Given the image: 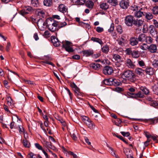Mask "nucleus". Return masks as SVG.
<instances>
[{"label":"nucleus","mask_w":158,"mask_h":158,"mask_svg":"<svg viewBox=\"0 0 158 158\" xmlns=\"http://www.w3.org/2000/svg\"><path fill=\"white\" fill-rule=\"evenodd\" d=\"M47 26L49 30L52 32H54L58 30L57 27L58 22L52 18H48L46 20Z\"/></svg>","instance_id":"nucleus-1"},{"label":"nucleus","mask_w":158,"mask_h":158,"mask_svg":"<svg viewBox=\"0 0 158 158\" xmlns=\"http://www.w3.org/2000/svg\"><path fill=\"white\" fill-rule=\"evenodd\" d=\"M122 77H125L130 81L133 82L135 80V75L132 71L127 70L123 72Z\"/></svg>","instance_id":"nucleus-2"},{"label":"nucleus","mask_w":158,"mask_h":158,"mask_svg":"<svg viewBox=\"0 0 158 158\" xmlns=\"http://www.w3.org/2000/svg\"><path fill=\"white\" fill-rule=\"evenodd\" d=\"M62 43V47L64 48L67 52H71L74 51L73 48L70 47L72 43L70 41H66L65 42L63 41Z\"/></svg>","instance_id":"nucleus-3"},{"label":"nucleus","mask_w":158,"mask_h":158,"mask_svg":"<svg viewBox=\"0 0 158 158\" xmlns=\"http://www.w3.org/2000/svg\"><path fill=\"white\" fill-rule=\"evenodd\" d=\"M134 17L131 15L126 16L125 19V24L129 27L132 26L134 21Z\"/></svg>","instance_id":"nucleus-4"},{"label":"nucleus","mask_w":158,"mask_h":158,"mask_svg":"<svg viewBox=\"0 0 158 158\" xmlns=\"http://www.w3.org/2000/svg\"><path fill=\"white\" fill-rule=\"evenodd\" d=\"M103 71L105 75H109L113 73V70L111 67L106 66L104 68Z\"/></svg>","instance_id":"nucleus-5"},{"label":"nucleus","mask_w":158,"mask_h":158,"mask_svg":"<svg viewBox=\"0 0 158 158\" xmlns=\"http://www.w3.org/2000/svg\"><path fill=\"white\" fill-rule=\"evenodd\" d=\"M148 30L152 36L155 37L156 36L157 31L156 30L153 25H150L149 27Z\"/></svg>","instance_id":"nucleus-6"},{"label":"nucleus","mask_w":158,"mask_h":158,"mask_svg":"<svg viewBox=\"0 0 158 158\" xmlns=\"http://www.w3.org/2000/svg\"><path fill=\"white\" fill-rule=\"evenodd\" d=\"M139 41L137 38L132 37L129 39V44L132 46H136L138 44Z\"/></svg>","instance_id":"nucleus-7"},{"label":"nucleus","mask_w":158,"mask_h":158,"mask_svg":"<svg viewBox=\"0 0 158 158\" xmlns=\"http://www.w3.org/2000/svg\"><path fill=\"white\" fill-rule=\"evenodd\" d=\"M58 10L59 11L63 13L68 12L67 7L64 4H61L59 5L58 6Z\"/></svg>","instance_id":"nucleus-8"},{"label":"nucleus","mask_w":158,"mask_h":158,"mask_svg":"<svg viewBox=\"0 0 158 158\" xmlns=\"http://www.w3.org/2000/svg\"><path fill=\"white\" fill-rule=\"evenodd\" d=\"M148 50L151 53H155L156 52L157 50L156 45L151 44L149 46H148Z\"/></svg>","instance_id":"nucleus-9"},{"label":"nucleus","mask_w":158,"mask_h":158,"mask_svg":"<svg viewBox=\"0 0 158 158\" xmlns=\"http://www.w3.org/2000/svg\"><path fill=\"white\" fill-rule=\"evenodd\" d=\"M121 8L124 9H126L129 6V2L127 1L122 0L119 3Z\"/></svg>","instance_id":"nucleus-10"},{"label":"nucleus","mask_w":158,"mask_h":158,"mask_svg":"<svg viewBox=\"0 0 158 158\" xmlns=\"http://www.w3.org/2000/svg\"><path fill=\"white\" fill-rule=\"evenodd\" d=\"M143 23V21L141 19L134 20L133 24L137 27H139L141 26Z\"/></svg>","instance_id":"nucleus-11"},{"label":"nucleus","mask_w":158,"mask_h":158,"mask_svg":"<svg viewBox=\"0 0 158 158\" xmlns=\"http://www.w3.org/2000/svg\"><path fill=\"white\" fill-rule=\"evenodd\" d=\"M51 41L55 46L58 47L60 46V42L57 38L53 37L51 38Z\"/></svg>","instance_id":"nucleus-12"},{"label":"nucleus","mask_w":158,"mask_h":158,"mask_svg":"<svg viewBox=\"0 0 158 158\" xmlns=\"http://www.w3.org/2000/svg\"><path fill=\"white\" fill-rule=\"evenodd\" d=\"M144 71L142 69L140 68H137L135 70L136 74L141 76L144 75Z\"/></svg>","instance_id":"nucleus-13"},{"label":"nucleus","mask_w":158,"mask_h":158,"mask_svg":"<svg viewBox=\"0 0 158 158\" xmlns=\"http://www.w3.org/2000/svg\"><path fill=\"white\" fill-rule=\"evenodd\" d=\"M146 37V35L145 34L141 33L139 35L137 38L139 41L143 42L145 41Z\"/></svg>","instance_id":"nucleus-14"},{"label":"nucleus","mask_w":158,"mask_h":158,"mask_svg":"<svg viewBox=\"0 0 158 158\" xmlns=\"http://www.w3.org/2000/svg\"><path fill=\"white\" fill-rule=\"evenodd\" d=\"M82 52L84 55V56H89L93 53V50H85L82 51Z\"/></svg>","instance_id":"nucleus-15"},{"label":"nucleus","mask_w":158,"mask_h":158,"mask_svg":"<svg viewBox=\"0 0 158 158\" xmlns=\"http://www.w3.org/2000/svg\"><path fill=\"white\" fill-rule=\"evenodd\" d=\"M145 71L147 74L149 75H152L154 73V71L153 68L151 67H147L145 70Z\"/></svg>","instance_id":"nucleus-16"},{"label":"nucleus","mask_w":158,"mask_h":158,"mask_svg":"<svg viewBox=\"0 0 158 158\" xmlns=\"http://www.w3.org/2000/svg\"><path fill=\"white\" fill-rule=\"evenodd\" d=\"M126 64L129 68H134L135 67V64L130 59H128L126 60Z\"/></svg>","instance_id":"nucleus-17"},{"label":"nucleus","mask_w":158,"mask_h":158,"mask_svg":"<svg viewBox=\"0 0 158 158\" xmlns=\"http://www.w3.org/2000/svg\"><path fill=\"white\" fill-rule=\"evenodd\" d=\"M109 7L108 4L106 2H101L100 4V7L104 10H107Z\"/></svg>","instance_id":"nucleus-18"},{"label":"nucleus","mask_w":158,"mask_h":158,"mask_svg":"<svg viewBox=\"0 0 158 158\" xmlns=\"http://www.w3.org/2000/svg\"><path fill=\"white\" fill-rule=\"evenodd\" d=\"M36 13L37 15L44 18L45 16V13L44 11L41 9H37L36 11Z\"/></svg>","instance_id":"nucleus-19"},{"label":"nucleus","mask_w":158,"mask_h":158,"mask_svg":"<svg viewBox=\"0 0 158 158\" xmlns=\"http://www.w3.org/2000/svg\"><path fill=\"white\" fill-rule=\"evenodd\" d=\"M88 127L90 129H94L95 127V125L94 123L90 119L85 123Z\"/></svg>","instance_id":"nucleus-20"},{"label":"nucleus","mask_w":158,"mask_h":158,"mask_svg":"<svg viewBox=\"0 0 158 158\" xmlns=\"http://www.w3.org/2000/svg\"><path fill=\"white\" fill-rule=\"evenodd\" d=\"M90 65L91 68L95 69H99L100 67V65L97 63L91 64Z\"/></svg>","instance_id":"nucleus-21"},{"label":"nucleus","mask_w":158,"mask_h":158,"mask_svg":"<svg viewBox=\"0 0 158 158\" xmlns=\"http://www.w3.org/2000/svg\"><path fill=\"white\" fill-rule=\"evenodd\" d=\"M44 5L47 6H51L53 4L52 0H44Z\"/></svg>","instance_id":"nucleus-22"},{"label":"nucleus","mask_w":158,"mask_h":158,"mask_svg":"<svg viewBox=\"0 0 158 158\" xmlns=\"http://www.w3.org/2000/svg\"><path fill=\"white\" fill-rule=\"evenodd\" d=\"M106 146L110 150V153L113 156H114L116 158H118V156L116 155L115 153V151L114 149L110 147L108 144H106Z\"/></svg>","instance_id":"nucleus-23"},{"label":"nucleus","mask_w":158,"mask_h":158,"mask_svg":"<svg viewBox=\"0 0 158 158\" xmlns=\"http://www.w3.org/2000/svg\"><path fill=\"white\" fill-rule=\"evenodd\" d=\"M144 97L143 94L141 91H139L137 93H135V95L133 96L134 98H143Z\"/></svg>","instance_id":"nucleus-24"},{"label":"nucleus","mask_w":158,"mask_h":158,"mask_svg":"<svg viewBox=\"0 0 158 158\" xmlns=\"http://www.w3.org/2000/svg\"><path fill=\"white\" fill-rule=\"evenodd\" d=\"M135 16L137 18H140L143 15L144 16V14L143 12L141 11L140 10L136 12L134 14Z\"/></svg>","instance_id":"nucleus-25"},{"label":"nucleus","mask_w":158,"mask_h":158,"mask_svg":"<svg viewBox=\"0 0 158 158\" xmlns=\"http://www.w3.org/2000/svg\"><path fill=\"white\" fill-rule=\"evenodd\" d=\"M117 41L119 45L121 46L124 45L125 41L124 38L121 37V38H118Z\"/></svg>","instance_id":"nucleus-26"},{"label":"nucleus","mask_w":158,"mask_h":158,"mask_svg":"<svg viewBox=\"0 0 158 158\" xmlns=\"http://www.w3.org/2000/svg\"><path fill=\"white\" fill-rule=\"evenodd\" d=\"M148 121L150 122L151 124H155L158 122V118H152L148 119Z\"/></svg>","instance_id":"nucleus-27"},{"label":"nucleus","mask_w":158,"mask_h":158,"mask_svg":"<svg viewBox=\"0 0 158 158\" xmlns=\"http://www.w3.org/2000/svg\"><path fill=\"white\" fill-rule=\"evenodd\" d=\"M86 6L89 8L92 9L94 6V3L91 1H88L85 3Z\"/></svg>","instance_id":"nucleus-28"},{"label":"nucleus","mask_w":158,"mask_h":158,"mask_svg":"<svg viewBox=\"0 0 158 158\" xmlns=\"http://www.w3.org/2000/svg\"><path fill=\"white\" fill-rule=\"evenodd\" d=\"M91 40L94 42H97L101 45H102L103 44L102 40L98 38L93 37L91 38Z\"/></svg>","instance_id":"nucleus-29"},{"label":"nucleus","mask_w":158,"mask_h":158,"mask_svg":"<svg viewBox=\"0 0 158 158\" xmlns=\"http://www.w3.org/2000/svg\"><path fill=\"white\" fill-rule=\"evenodd\" d=\"M144 15L146 18L148 20L152 19L153 18V15L150 12L145 13Z\"/></svg>","instance_id":"nucleus-30"},{"label":"nucleus","mask_w":158,"mask_h":158,"mask_svg":"<svg viewBox=\"0 0 158 158\" xmlns=\"http://www.w3.org/2000/svg\"><path fill=\"white\" fill-rule=\"evenodd\" d=\"M22 143L23 145L25 147L29 148L30 147V143L27 140V139H23Z\"/></svg>","instance_id":"nucleus-31"},{"label":"nucleus","mask_w":158,"mask_h":158,"mask_svg":"<svg viewBox=\"0 0 158 158\" xmlns=\"http://www.w3.org/2000/svg\"><path fill=\"white\" fill-rule=\"evenodd\" d=\"M152 90L155 94L158 95V85L156 84L153 86Z\"/></svg>","instance_id":"nucleus-32"},{"label":"nucleus","mask_w":158,"mask_h":158,"mask_svg":"<svg viewBox=\"0 0 158 158\" xmlns=\"http://www.w3.org/2000/svg\"><path fill=\"white\" fill-rule=\"evenodd\" d=\"M111 85L114 86H118L119 85L120 82L118 81L116 79L112 78V80H111Z\"/></svg>","instance_id":"nucleus-33"},{"label":"nucleus","mask_w":158,"mask_h":158,"mask_svg":"<svg viewBox=\"0 0 158 158\" xmlns=\"http://www.w3.org/2000/svg\"><path fill=\"white\" fill-rule=\"evenodd\" d=\"M107 2L113 6H115L118 4V2L117 0H107Z\"/></svg>","instance_id":"nucleus-34"},{"label":"nucleus","mask_w":158,"mask_h":158,"mask_svg":"<svg viewBox=\"0 0 158 158\" xmlns=\"http://www.w3.org/2000/svg\"><path fill=\"white\" fill-rule=\"evenodd\" d=\"M112 78H110L109 79H105L103 80V82L106 85H111V81Z\"/></svg>","instance_id":"nucleus-35"},{"label":"nucleus","mask_w":158,"mask_h":158,"mask_svg":"<svg viewBox=\"0 0 158 158\" xmlns=\"http://www.w3.org/2000/svg\"><path fill=\"white\" fill-rule=\"evenodd\" d=\"M153 41V39L150 36H148L146 35L145 42L148 44L151 43Z\"/></svg>","instance_id":"nucleus-36"},{"label":"nucleus","mask_w":158,"mask_h":158,"mask_svg":"<svg viewBox=\"0 0 158 158\" xmlns=\"http://www.w3.org/2000/svg\"><path fill=\"white\" fill-rule=\"evenodd\" d=\"M102 51L103 52L105 53H107L109 51V48L108 46L107 45L104 46L102 48Z\"/></svg>","instance_id":"nucleus-37"},{"label":"nucleus","mask_w":158,"mask_h":158,"mask_svg":"<svg viewBox=\"0 0 158 158\" xmlns=\"http://www.w3.org/2000/svg\"><path fill=\"white\" fill-rule=\"evenodd\" d=\"M31 4L35 7H37L39 5L38 0H31Z\"/></svg>","instance_id":"nucleus-38"},{"label":"nucleus","mask_w":158,"mask_h":158,"mask_svg":"<svg viewBox=\"0 0 158 158\" xmlns=\"http://www.w3.org/2000/svg\"><path fill=\"white\" fill-rule=\"evenodd\" d=\"M131 55L132 57L135 58H137L139 56L138 51H134L132 52Z\"/></svg>","instance_id":"nucleus-39"},{"label":"nucleus","mask_w":158,"mask_h":158,"mask_svg":"<svg viewBox=\"0 0 158 158\" xmlns=\"http://www.w3.org/2000/svg\"><path fill=\"white\" fill-rule=\"evenodd\" d=\"M44 145L47 148H49L52 145V143L51 142H49L47 141L44 142Z\"/></svg>","instance_id":"nucleus-40"},{"label":"nucleus","mask_w":158,"mask_h":158,"mask_svg":"<svg viewBox=\"0 0 158 158\" xmlns=\"http://www.w3.org/2000/svg\"><path fill=\"white\" fill-rule=\"evenodd\" d=\"M144 94L146 95H148L149 93V91L147 88L145 87H143L141 89Z\"/></svg>","instance_id":"nucleus-41"},{"label":"nucleus","mask_w":158,"mask_h":158,"mask_svg":"<svg viewBox=\"0 0 158 158\" xmlns=\"http://www.w3.org/2000/svg\"><path fill=\"white\" fill-rule=\"evenodd\" d=\"M140 48L143 50H146L148 49V46L146 44L144 43L140 45Z\"/></svg>","instance_id":"nucleus-42"},{"label":"nucleus","mask_w":158,"mask_h":158,"mask_svg":"<svg viewBox=\"0 0 158 158\" xmlns=\"http://www.w3.org/2000/svg\"><path fill=\"white\" fill-rule=\"evenodd\" d=\"M113 58L116 60V61L122 60L121 59V57L117 54H114L113 56Z\"/></svg>","instance_id":"nucleus-43"},{"label":"nucleus","mask_w":158,"mask_h":158,"mask_svg":"<svg viewBox=\"0 0 158 158\" xmlns=\"http://www.w3.org/2000/svg\"><path fill=\"white\" fill-rule=\"evenodd\" d=\"M7 103L9 105L12 106L13 105V102L10 97H8L7 98Z\"/></svg>","instance_id":"nucleus-44"},{"label":"nucleus","mask_w":158,"mask_h":158,"mask_svg":"<svg viewBox=\"0 0 158 158\" xmlns=\"http://www.w3.org/2000/svg\"><path fill=\"white\" fill-rule=\"evenodd\" d=\"M18 125H17V124L15 122H12L10 124V128L11 129L13 128L17 129L18 128Z\"/></svg>","instance_id":"nucleus-45"},{"label":"nucleus","mask_w":158,"mask_h":158,"mask_svg":"<svg viewBox=\"0 0 158 158\" xmlns=\"http://www.w3.org/2000/svg\"><path fill=\"white\" fill-rule=\"evenodd\" d=\"M18 127L19 128V131L20 133L21 134L23 133V134H24L25 131L23 127L21 126H19L18 125Z\"/></svg>","instance_id":"nucleus-46"},{"label":"nucleus","mask_w":158,"mask_h":158,"mask_svg":"<svg viewBox=\"0 0 158 158\" xmlns=\"http://www.w3.org/2000/svg\"><path fill=\"white\" fill-rule=\"evenodd\" d=\"M73 90L75 93L76 95H79L80 94V89L77 87L73 89Z\"/></svg>","instance_id":"nucleus-47"},{"label":"nucleus","mask_w":158,"mask_h":158,"mask_svg":"<svg viewBox=\"0 0 158 158\" xmlns=\"http://www.w3.org/2000/svg\"><path fill=\"white\" fill-rule=\"evenodd\" d=\"M123 60L115 61L114 63L115 66L117 67H119L122 64Z\"/></svg>","instance_id":"nucleus-48"},{"label":"nucleus","mask_w":158,"mask_h":158,"mask_svg":"<svg viewBox=\"0 0 158 158\" xmlns=\"http://www.w3.org/2000/svg\"><path fill=\"white\" fill-rule=\"evenodd\" d=\"M81 117L82 120L85 123L90 120L88 117L85 116H82Z\"/></svg>","instance_id":"nucleus-49"},{"label":"nucleus","mask_w":158,"mask_h":158,"mask_svg":"<svg viewBox=\"0 0 158 158\" xmlns=\"http://www.w3.org/2000/svg\"><path fill=\"white\" fill-rule=\"evenodd\" d=\"M19 13L23 16H24L28 14V12L26 11L24 8L23 9L21 10Z\"/></svg>","instance_id":"nucleus-50"},{"label":"nucleus","mask_w":158,"mask_h":158,"mask_svg":"<svg viewBox=\"0 0 158 158\" xmlns=\"http://www.w3.org/2000/svg\"><path fill=\"white\" fill-rule=\"evenodd\" d=\"M152 12L153 14L155 15L158 14V6H154L152 10Z\"/></svg>","instance_id":"nucleus-51"},{"label":"nucleus","mask_w":158,"mask_h":158,"mask_svg":"<svg viewBox=\"0 0 158 158\" xmlns=\"http://www.w3.org/2000/svg\"><path fill=\"white\" fill-rule=\"evenodd\" d=\"M138 63L140 67H142L143 68L145 66L144 62L143 60H138Z\"/></svg>","instance_id":"nucleus-52"},{"label":"nucleus","mask_w":158,"mask_h":158,"mask_svg":"<svg viewBox=\"0 0 158 158\" xmlns=\"http://www.w3.org/2000/svg\"><path fill=\"white\" fill-rule=\"evenodd\" d=\"M117 30L120 34H121L123 31L122 27L121 26H118L117 27Z\"/></svg>","instance_id":"nucleus-53"},{"label":"nucleus","mask_w":158,"mask_h":158,"mask_svg":"<svg viewBox=\"0 0 158 158\" xmlns=\"http://www.w3.org/2000/svg\"><path fill=\"white\" fill-rule=\"evenodd\" d=\"M114 24L113 23H112L110 25V27L108 29V31L109 32H112L114 29Z\"/></svg>","instance_id":"nucleus-54"},{"label":"nucleus","mask_w":158,"mask_h":158,"mask_svg":"<svg viewBox=\"0 0 158 158\" xmlns=\"http://www.w3.org/2000/svg\"><path fill=\"white\" fill-rule=\"evenodd\" d=\"M152 65L154 67H158V60H154L152 63Z\"/></svg>","instance_id":"nucleus-55"},{"label":"nucleus","mask_w":158,"mask_h":158,"mask_svg":"<svg viewBox=\"0 0 158 158\" xmlns=\"http://www.w3.org/2000/svg\"><path fill=\"white\" fill-rule=\"evenodd\" d=\"M35 145L36 148H37L38 149L41 150L42 151H43V150H44L42 146L40 145L39 143H35Z\"/></svg>","instance_id":"nucleus-56"},{"label":"nucleus","mask_w":158,"mask_h":158,"mask_svg":"<svg viewBox=\"0 0 158 158\" xmlns=\"http://www.w3.org/2000/svg\"><path fill=\"white\" fill-rule=\"evenodd\" d=\"M67 23L65 22H64L62 23H61L60 24H59L58 27L61 28L67 25Z\"/></svg>","instance_id":"nucleus-57"},{"label":"nucleus","mask_w":158,"mask_h":158,"mask_svg":"<svg viewBox=\"0 0 158 158\" xmlns=\"http://www.w3.org/2000/svg\"><path fill=\"white\" fill-rule=\"evenodd\" d=\"M122 135L124 136H129L130 135V134L129 132H125L124 131H121V132Z\"/></svg>","instance_id":"nucleus-58"},{"label":"nucleus","mask_w":158,"mask_h":158,"mask_svg":"<svg viewBox=\"0 0 158 158\" xmlns=\"http://www.w3.org/2000/svg\"><path fill=\"white\" fill-rule=\"evenodd\" d=\"M24 9L26 11L28 12V13L29 12L31 11L32 10V8L30 6H26L24 8Z\"/></svg>","instance_id":"nucleus-59"},{"label":"nucleus","mask_w":158,"mask_h":158,"mask_svg":"<svg viewBox=\"0 0 158 158\" xmlns=\"http://www.w3.org/2000/svg\"><path fill=\"white\" fill-rule=\"evenodd\" d=\"M104 30V29L102 27H97L96 29V31L98 33H100L102 32Z\"/></svg>","instance_id":"nucleus-60"},{"label":"nucleus","mask_w":158,"mask_h":158,"mask_svg":"<svg viewBox=\"0 0 158 158\" xmlns=\"http://www.w3.org/2000/svg\"><path fill=\"white\" fill-rule=\"evenodd\" d=\"M71 135L72 139L75 140H76L77 139V137L76 136V135L75 133H71Z\"/></svg>","instance_id":"nucleus-61"},{"label":"nucleus","mask_w":158,"mask_h":158,"mask_svg":"<svg viewBox=\"0 0 158 158\" xmlns=\"http://www.w3.org/2000/svg\"><path fill=\"white\" fill-rule=\"evenodd\" d=\"M72 58L73 59L79 60L80 59V56L78 55H76L72 56Z\"/></svg>","instance_id":"nucleus-62"},{"label":"nucleus","mask_w":158,"mask_h":158,"mask_svg":"<svg viewBox=\"0 0 158 158\" xmlns=\"http://www.w3.org/2000/svg\"><path fill=\"white\" fill-rule=\"evenodd\" d=\"M153 23L155 26V27L156 28H158V22L155 19H153L152 20Z\"/></svg>","instance_id":"nucleus-63"},{"label":"nucleus","mask_w":158,"mask_h":158,"mask_svg":"<svg viewBox=\"0 0 158 158\" xmlns=\"http://www.w3.org/2000/svg\"><path fill=\"white\" fill-rule=\"evenodd\" d=\"M30 158H36V155L34 154L32 152H30L28 154Z\"/></svg>","instance_id":"nucleus-64"}]
</instances>
